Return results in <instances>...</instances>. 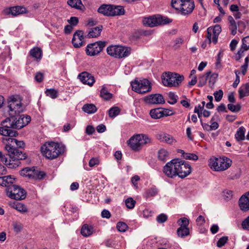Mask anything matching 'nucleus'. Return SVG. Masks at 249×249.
<instances>
[{
  "instance_id": "cd10ccee",
  "label": "nucleus",
  "mask_w": 249,
  "mask_h": 249,
  "mask_svg": "<svg viewBox=\"0 0 249 249\" xmlns=\"http://www.w3.org/2000/svg\"><path fill=\"white\" fill-rule=\"evenodd\" d=\"M68 4L71 7L82 10L84 8L81 0H68Z\"/></svg>"
},
{
  "instance_id": "603ef678",
  "label": "nucleus",
  "mask_w": 249,
  "mask_h": 249,
  "mask_svg": "<svg viewBox=\"0 0 249 249\" xmlns=\"http://www.w3.org/2000/svg\"><path fill=\"white\" fill-rule=\"evenodd\" d=\"M178 223L180 226V227H188L189 222V220L187 218L183 217L180 218L178 220Z\"/></svg>"
},
{
  "instance_id": "bf43d9fd",
  "label": "nucleus",
  "mask_w": 249,
  "mask_h": 249,
  "mask_svg": "<svg viewBox=\"0 0 249 249\" xmlns=\"http://www.w3.org/2000/svg\"><path fill=\"white\" fill-rule=\"evenodd\" d=\"M229 28L232 35H235L236 34L237 25L235 21L230 23Z\"/></svg>"
},
{
  "instance_id": "a878e982",
  "label": "nucleus",
  "mask_w": 249,
  "mask_h": 249,
  "mask_svg": "<svg viewBox=\"0 0 249 249\" xmlns=\"http://www.w3.org/2000/svg\"><path fill=\"white\" fill-rule=\"evenodd\" d=\"M103 26L100 25L97 27L91 29L88 36L89 38L97 37L100 36L101 32L103 30Z\"/></svg>"
},
{
  "instance_id": "a18cd8bd",
  "label": "nucleus",
  "mask_w": 249,
  "mask_h": 249,
  "mask_svg": "<svg viewBox=\"0 0 249 249\" xmlns=\"http://www.w3.org/2000/svg\"><path fill=\"white\" fill-rule=\"evenodd\" d=\"M116 228L120 232H124L128 228L126 223L123 222H119L117 224Z\"/></svg>"
},
{
  "instance_id": "9d476101",
  "label": "nucleus",
  "mask_w": 249,
  "mask_h": 249,
  "mask_svg": "<svg viewBox=\"0 0 249 249\" xmlns=\"http://www.w3.org/2000/svg\"><path fill=\"white\" fill-rule=\"evenodd\" d=\"M107 42L99 41L94 43L89 44L86 49V53L89 56L98 55L106 47Z\"/></svg>"
},
{
  "instance_id": "9b49d317",
  "label": "nucleus",
  "mask_w": 249,
  "mask_h": 249,
  "mask_svg": "<svg viewBox=\"0 0 249 249\" xmlns=\"http://www.w3.org/2000/svg\"><path fill=\"white\" fill-rule=\"evenodd\" d=\"M178 174L179 178H183L188 176L192 172L191 166L186 161L177 159L176 162Z\"/></svg>"
},
{
  "instance_id": "5701e85b",
  "label": "nucleus",
  "mask_w": 249,
  "mask_h": 249,
  "mask_svg": "<svg viewBox=\"0 0 249 249\" xmlns=\"http://www.w3.org/2000/svg\"><path fill=\"white\" fill-rule=\"evenodd\" d=\"M112 5L103 4L98 9V12L99 13L102 14L106 16L111 17Z\"/></svg>"
},
{
  "instance_id": "c9c22d12",
  "label": "nucleus",
  "mask_w": 249,
  "mask_h": 249,
  "mask_svg": "<svg viewBox=\"0 0 249 249\" xmlns=\"http://www.w3.org/2000/svg\"><path fill=\"white\" fill-rule=\"evenodd\" d=\"M211 74V71H209L204 74L200 76L198 78V87H202L204 86L207 83L208 78Z\"/></svg>"
},
{
  "instance_id": "39448f33",
  "label": "nucleus",
  "mask_w": 249,
  "mask_h": 249,
  "mask_svg": "<svg viewBox=\"0 0 249 249\" xmlns=\"http://www.w3.org/2000/svg\"><path fill=\"white\" fill-rule=\"evenodd\" d=\"M184 76L177 73L165 72L162 78L163 84L168 87H178L183 80Z\"/></svg>"
},
{
  "instance_id": "4c0bfd02",
  "label": "nucleus",
  "mask_w": 249,
  "mask_h": 249,
  "mask_svg": "<svg viewBox=\"0 0 249 249\" xmlns=\"http://www.w3.org/2000/svg\"><path fill=\"white\" fill-rule=\"evenodd\" d=\"M235 137L237 141H240L245 139V128L244 127L241 126L238 129Z\"/></svg>"
},
{
  "instance_id": "dca6fc26",
  "label": "nucleus",
  "mask_w": 249,
  "mask_h": 249,
  "mask_svg": "<svg viewBox=\"0 0 249 249\" xmlns=\"http://www.w3.org/2000/svg\"><path fill=\"white\" fill-rule=\"evenodd\" d=\"M83 34V31L82 30H77L73 34L71 42L74 48H78L84 45Z\"/></svg>"
},
{
  "instance_id": "aec40b11",
  "label": "nucleus",
  "mask_w": 249,
  "mask_h": 249,
  "mask_svg": "<svg viewBox=\"0 0 249 249\" xmlns=\"http://www.w3.org/2000/svg\"><path fill=\"white\" fill-rule=\"evenodd\" d=\"M156 138L160 142H166L169 144H173L176 142V140L172 136L164 133L158 134L156 135Z\"/></svg>"
},
{
  "instance_id": "20e7f679",
  "label": "nucleus",
  "mask_w": 249,
  "mask_h": 249,
  "mask_svg": "<svg viewBox=\"0 0 249 249\" xmlns=\"http://www.w3.org/2000/svg\"><path fill=\"white\" fill-rule=\"evenodd\" d=\"M231 162V160L226 157L214 158L210 160L209 165L214 170L221 171L229 168Z\"/></svg>"
},
{
  "instance_id": "09e8293b",
  "label": "nucleus",
  "mask_w": 249,
  "mask_h": 249,
  "mask_svg": "<svg viewBox=\"0 0 249 249\" xmlns=\"http://www.w3.org/2000/svg\"><path fill=\"white\" fill-rule=\"evenodd\" d=\"M168 156V152L165 149H160L158 152V158L160 160H164Z\"/></svg>"
},
{
  "instance_id": "0eeeda50",
  "label": "nucleus",
  "mask_w": 249,
  "mask_h": 249,
  "mask_svg": "<svg viewBox=\"0 0 249 249\" xmlns=\"http://www.w3.org/2000/svg\"><path fill=\"white\" fill-rule=\"evenodd\" d=\"M130 48L122 46L111 45L107 48V52L109 55L117 58L127 56L130 53Z\"/></svg>"
},
{
  "instance_id": "1a4fd4ad",
  "label": "nucleus",
  "mask_w": 249,
  "mask_h": 249,
  "mask_svg": "<svg viewBox=\"0 0 249 249\" xmlns=\"http://www.w3.org/2000/svg\"><path fill=\"white\" fill-rule=\"evenodd\" d=\"M172 21V19L167 17L158 16L157 17H150L148 18H145L143 22L145 26L153 27L169 23Z\"/></svg>"
},
{
  "instance_id": "412c9836",
  "label": "nucleus",
  "mask_w": 249,
  "mask_h": 249,
  "mask_svg": "<svg viewBox=\"0 0 249 249\" xmlns=\"http://www.w3.org/2000/svg\"><path fill=\"white\" fill-rule=\"evenodd\" d=\"M15 178L11 175L0 177V185L8 188L14 185Z\"/></svg>"
},
{
  "instance_id": "69168bd1",
  "label": "nucleus",
  "mask_w": 249,
  "mask_h": 249,
  "mask_svg": "<svg viewBox=\"0 0 249 249\" xmlns=\"http://www.w3.org/2000/svg\"><path fill=\"white\" fill-rule=\"evenodd\" d=\"M242 226L244 229L249 230V215L242 222Z\"/></svg>"
},
{
  "instance_id": "423d86ee",
  "label": "nucleus",
  "mask_w": 249,
  "mask_h": 249,
  "mask_svg": "<svg viewBox=\"0 0 249 249\" xmlns=\"http://www.w3.org/2000/svg\"><path fill=\"white\" fill-rule=\"evenodd\" d=\"M131 86L133 91L140 94H145L152 90L151 83L146 79H135L131 82Z\"/></svg>"
},
{
  "instance_id": "8fccbe9b",
  "label": "nucleus",
  "mask_w": 249,
  "mask_h": 249,
  "mask_svg": "<svg viewBox=\"0 0 249 249\" xmlns=\"http://www.w3.org/2000/svg\"><path fill=\"white\" fill-rule=\"evenodd\" d=\"M125 203L126 207L131 209L134 207L136 201L132 197H129L125 200Z\"/></svg>"
},
{
  "instance_id": "ea45409f",
  "label": "nucleus",
  "mask_w": 249,
  "mask_h": 249,
  "mask_svg": "<svg viewBox=\"0 0 249 249\" xmlns=\"http://www.w3.org/2000/svg\"><path fill=\"white\" fill-rule=\"evenodd\" d=\"M8 143H15L16 146L18 148H23L25 146V143L23 141H19L14 138H9L8 140Z\"/></svg>"
},
{
  "instance_id": "c85d7f7f",
  "label": "nucleus",
  "mask_w": 249,
  "mask_h": 249,
  "mask_svg": "<svg viewBox=\"0 0 249 249\" xmlns=\"http://www.w3.org/2000/svg\"><path fill=\"white\" fill-rule=\"evenodd\" d=\"M125 11L123 6L112 5L111 17L123 15Z\"/></svg>"
},
{
  "instance_id": "5fc2aeb1",
  "label": "nucleus",
  "mask_w": 249,
  "mask_h": 249,
  "mask_svg": "<svg viewBox=\"0 0 249 249\" xmlns=\"http://www.w3.org/2000/svg\"><path fill=\"white\" fill-rule=\"evenodd\" d=\"M213 95L215 101L217 102H219L222 99L223 97V92L222 90L219 89V90L214 92L213 93Z\"/></svg>"
},
{
  "instance_id": "72a5a7b5",
  "label": "nucleus",
  "mask_w": 249,
  "mask_h": 249,
  "mask_svg": "<svg viewBox=\"0 0 249 249\" xmlns=\"http://www.w3.org/2000/svg\"><path fill=\"white\" fill-rule=\"evenodd\" d=\"M239 95L240 99L249 95V84L246 83L239 89Z\"/></svg>"
},
{
  "instance_id": "2eb2a0df",
  "label": "nucleus",
  "mask_w": 249,
  "mask_h": 249,
  "mask_svg": "<svg viewBox=\"0 0 249 249\" xmlns=\"http://www.w3.org/2000/svg\"><path fill=\"white\" fill-rule=\"evenodd\" d=\"M144 101L148 104H162L165 103L163 96L160 94H153L144 97Z\"/></svg>"
},
{
  "instance_id": "4468645a",
  "label": "nucleus",
  "mask_w": 249,
  "mask_h": 249,
  "mask_svg": "<svg viewBox=\"0 0 249 249\" xmlns=\"http://www.w3.org/2000/svg\"><path fill=\"white\" fill-rule=\"evenodd\" d=\"M195 8V3L193 0H184L180 7L181 14L183 16L191 14Z\"/></svg>"
},
{
  "instance_id": "2f4dec72",
  "label": "nucleus",
  "mask_w": 249,
  "mask_h": 249,
  "mask_svg": "<svg viewBox=\"0 0 249 249\" xmlns=\"http://www.w3.org/2000/svg\"><path fill=\"white\" fill-rule=\"evenodd\" d=\"M82 110L88 114H92L97 111V107L94 104H86L82 107Z\"/></svg>"
},
{
  "instance_id": "37998d69",
  "label": "nucleus",
  "mask_w": 249,
  "mask_h": 249,
  "mask_svg": "<svg viewBox=\"0 0 249 249\" xmlns=\"http://www.w3.org/2000/svg\"><path fill=\"white\" fill-rule=\"evenodd\" d=\"M228 108L233 112H238L241 110V106L240 104H237L236 105L229 104Z\"/></svg>"
},
{
  "instance_id": "6e6d98bb",
  "label": "nucleus",
  "mask_w": 249,
  "mask_h": 249,
  "mask_svg": "<svg viewBox=\"0 0 249 249\" xmlns=\"http://www.w3.org/2000/svg\"><path fill=\"white\" fill-rule=\"evenodd\" d=\"M184 158L186 160H198V156L193 153H186L185 155H184Z\"/></svg>"
},
{
  "instance_id": "f704fd0d",
  "label": "nucleus",
  "mask_w": 249,
  "mask_h": 249,
  "mask_svg": "<svg viewBox=\"0 0 249 249\" xmlns=\"http://www.w3.org/2000/svg\"><path fill=\"white\" fill-rule=\"evenodd\" d=\"M12 207L18 211L25 213L28 212V209L23 203L20 202H14L12 205Z\"/></svg>"
},
{
  "instance_id": "6ab92c4d",
  "label": "nucleus",
  "mask_w": 249,
  "mask_h": 249,
  "mask_svg": "<svg viewBox=\"0 0 249 249\" xmlns=\"http://www.w3.org/2000/svg\"><path fill=\"white\" fill-rule=\"evenodd\" d=\"M239 206L244 212L249 210V191L243 195L239 199Z\"/></svg>"
},
{
  "instance_id": "a19ab883",
  "label": "nucleus",
  "mask_w": 249,
  "mask_h": 249,
  "mask_svg": "<svg viewBox=\"0 0 249 249\" xmlns=\"http://www.w3.org/2000/svg\"><path fill=\"white\" fill-rule=\"evenodd\" d=\"M108 112L109 117L110 118H114L119 114L120 109L117 107H114L110 108Z\"/></svg>"
},
{
  "instance_id": "a211bd4d",
  "label": "nucleus",
  "mask_w": 249,
  "mask_h": 249,
  "mask_svg": "<svg viewBox=\"0 0 249 249\" xmlns=\"http://www.w3.org/2000/svg\"><path fill=\"white\" fill-rule=\"evenodd\" d=\"M78 78L84 84L88 85L91 87L95 82L94 76L87 71H83L79 74Z\"/></svg>"
},
{
  "instance_id": "680f3d73",
  "label": "nucleus",
  "mask_w": 249,
  "mask_h": 249,
  "mask_svg": "<svg viewBox=\"0 0 249 249\" xmlns=\"http://www.w3.org/2000/svg\"><path fill=\"white\" fill-rule=\"evenodd\" d=\"M68 22L71 25L73 26L76 25L78 23V18L76 17H72L71 18L68 20Z\"/></svg>"
},
{
  "instance_id": "6e6552de",
  "label": "nucleus",
  "mask_w": 249,
  "mask_h": 249,
  "mask_svg": "<svg viewBox=\"0 0 249 249\" xmlns=\"http://www.w3.org/2000/svg\"><path fill=\"white\" fill-rule=\"evenodd\" d=\"M5 191L9 197L17 200L24 199L27 194L24 189L17 185L6 188Z\"/></svg>"
},
{
  "instance_id": "49530a36",
  "label": "nucleus",
  "mask_w": 249,
  "mask_h": 249,
  "mask_svg": "<svg viewBox=\"0 0 249 249\" xmlns=\"http://www.w3.org/2000/svg\"><path fill=\"white\" fill-rule=\"evenodd\" d=\"M158 193V191L156 188L152 187L148 189L145 192V197H148L153 196L156 195Z\"/></svg>"
},
{
  "instance_id": "338daca9",
  "label": "nucleus",
  "mask_w": 249,
  "mask_h": 249,
  "mask_svg": "<svg viewBox=\"0 0 249 249\" xmlns=\"http://www.w3.org/2000/svg\"><path fill=\"white\" fill-rule=\"evenodd\" d=\"M35 79L36 80L39 82V83H40L43 80V78H44V74L42 72H38L36 73V75H35Z\"/></svg>"
},
{
  "instance_id": "052dcab7",
  "label": "nucleus",
  "mask_w": 249,
  "mask_h": 249,
  "mask_svg": "<svg viewBox=\"0 0 249 249\" xmlns=\"http://www.w3.org/2000/svg\"><path fill=\"white\" fill-rule=\"evenodd\" d=\"M212 31L213 33V35H217L219 34L221 32V28L220 25L217 24L215 25L213 27H212Z\"/></svg>"
},
{
  "instance_id": "58836bf2",
  "label": "nucleus",
  "mask_w": 249,
  "mask_h": 249,
  "mask_svg": "<svg viewBox=\"0 0 249 249\" xmlns=\"http://www.w3.org/2000/svg\"><path fill=\"white\" fill-rule=\"evenodd\" d=\"M45 93L47 96H49L52 99H55L58 96V90L54 89H47L45 91Z\"/></svg>"
},
{
  "instance_id": "79ce46f5",
  "label": "nucleus",
  "mask_w": 249,
  "mask_h": 249,
  "mask_svg": "<svg viewBox=\"0 0 249 249\" xmlns=\"http://www.w3.org/2000/svg\"><path fill=\"white\" fill-rule=\"evenodd\" d=\"M33 167L32 168H29V167H26L23 169H22L20 171V175L21 176L23 177H27L29 178H30V174H32L33 173Z\"/></svg>"
},
{
  "instance_id": "e2e57ef3",
  "label": "nucleus",
  "mask_w": 249,
  "mask_h": 249,
  "mask_svg": "<svg viewBox=\"0 0 249 249\" xmlns=\"http://www.w3.org/2000/svg\"><path fill=\"white\" fill-rule=\"evenodd\" d=\"M99 163V160L97 158H93L89 161V165L90 167H93L95 165Z\"/></svg>"
},
{
  "instance_id": "c03bdc74",
  "label": "nucleus",
  "mask_w": 249,
  "mask_h": 249,
  "mask_svg": "<svg viewBox=\"0 0 249 249\" xmlns=\"http://www.w3.org/2000/svg\"><path fill=\"white\" fill-rule=\"evenodd\" d=\"M229 237L227 236L221 237L216 243L217 247L218 248H222L227 243Z\"/></svg>"
},
{
  "instance_id": "f03ea898",
  "label": "nucleus",
  "mask_w": 249,
  "mask_h": 249,
  "mask_svg": "<svg viewBox=\"0 0 249 249\" xmlns=\"http://www.w3.org/2000/svg\"><path fill=\"white\" fill-rule=\"evenodd\" d=\"M5 149L8 152L9 160L4 155L1 151H0V160L3 162L8 168L14 169L18 167L20 163V160H25L26 155L25 153L19 150L14 145L7 143Z\"/></svg>"
},
{
  "instance_id": "774afa93",
  "label": "nucleus",
  "mask_w": 249,
  "mask_h": 249,
  "mask_svg": "<svg viewBox=\"0 0 249 249\" xmlns=\"http://www.w3.org/2000/svg\"><path fill=\"white\" fill-rule=\"evenodd\" d=\"M14 230L16 232L20 231L22 228V226L21 224L15 222L13 224Z\"/></svg>"
},
{
  "instance_id": "b1692460",
  "label": "nucleus",
  "mask_w": 249,
  "mask_h": 249,
  "mask_svg": "<svg viewBox=\"0 0 249 249\" xmlns=\"http://www.w3.org/2000/svg\"><path fill=\"white\" fill-rule=\"evenodd\" d=\"M32 171L33 173L32 174H30V179L41 180L46 176L45 172L36 170L35 167H33Z\"/></svg>"
},
{
  "instance_id": "de8ad7c7",
  "label": "nucleus",
  "mask_w": 249,
  "mask_h": 249,
  "mask_svg": "<svg viewBox=\"0 0 249 249\" xmlns=\"http://www.w3.org/2000/svg\"><path fill=\"white\" fill-rule=\"evenodd\" d=\"M168 97L170 99V101H168V103L171 105H174L177 102L178 96L175 95L174 92H170L168 93Z\"/></svg>"
},
{
  "instance_id": "ddd939ff",
  "label": "nucleus",
  "mask_w": 249,
  "mask_h": 249,
  "mask_svg": "<svg viewBox=\"0 0 249 249\" xmlns=\"http://www.w3.org/2000/svg\"><path fill=\"white\" fill-rule=\"evenodd\" d=\"M8 107L10 113H13L14 114H19L23 110L21 102L18 101L14 96H11L8 100Z\"/></svg>"
},
{
  "instance_id": "e433bc0d",
  "label": "nucleus",
  "mask_w": 249,
  "mask_h": 249,
  "mask_svg": "<svg viewBox=\"0 0 249 249\" xmlns=\"http://www.w3.org/2000/svg\"><path fill=\"white\" fill-rule=\"evenodd\" d=\"M177 233L179 237L184 238L189 235V229L188 227H180L178 229Z\"/></svg>"
},
{
  "instance_id": "864d4df0",
  "label": "nucleus",
  "mask_w": 249,
  "mask_h": 249,
  "mask_svg": "<svg viewBox=\"0 0 249 249\" xmlns=\"http://www.w3.org/2000/svg\"><path fill=\"white\" fill-rule=\"evenodd\" d=\"M242 46L244 50H248L249 49V36L244 37L242 40Z\"/></svg>"
},
{
  "instance_id": "4d7b16f0",
  "label": "nucleus",
  "mask_w": 249,
  "mask_h": 249,
  "mask_svg": "<svg viewBox=\"0 0 249 249\" xmlns=\"http://www.w3.org/2000/svg\"><path fill=\"white\" fill-rule=\"evenodd\" d=\"M157 221L159 223H163L167 221V216L164 213H161L157 217Z\"/></svg>"
},
{
  "instance_id": "7c9ffc66",
  "label": "nucleus",
  "mask_w": 249,
  "mask_h": 249,
  "mask_svg": "<svg viewBox=\"0 0 249 249\" xmlns=\"http://www.w3.org/2000/svg\"><path fill=\"white\" fill-rule=\"evenodd\" d=\"M161 109L162 108H157L151 109L150 111L151 117L155 119H160L163 117V113Z\"/></svg>"
},
{
  "instance_id": "393cba45",
  "label": "nucleus",
  "mask_w": 249,
  "mask_h": 249,
  "mask_svg": "<svg viewBox=\"0 0 249 249\" xmlns=\"http://www.w3.org/2000/svg\"><path fill=\"white\" fill-rule=\"evenodd\" d=\"M100 96L105 101H108L113 97V94L110 93L105 86H103L100 90Z\"/></svg>"
},
{
  "instance_id": "bb28decb",
  "label": "nucleus",
  "mask_w": 249,
  "mask_h": 249,
  "mask_svg": "<svg viewBox=\"0 0 249 249\" xmlns=\"http://www.w3.org/2000/svg\"><path fill=\"white\" fill-rule=\"evenodd\" d=\"M137 137L138 138L141 149L143 145L150 143L151 142V139L146 135L137 134Z\"/></svg>"
},
{
  "instance_id": "0e129e2a",
  "label": "nucleus",
  "mask_w": 249,
  "mask_h": 249,
  "mask_svg": "<svg viewBox=\"0 0 249 249\" xmlns=\"http://www.w3.org/2000/svg\"><path fill=\"white\" fill-rule=\"evenodd\" d=\"M161 111L163 113V117L171 116V115H173L175 114V112L171 110L166 109V108H162Z\"/></svg>"
},
{
  "instance_id": "f3484780",
  "label": "nucleus",
  "mask_w": 249,
  "mask_h": 249,
  "mask_svg": "<svg viewBox=\"0 0 249 249\" xmlns=\"http://www.w3.org/2000/svg\"><path fill=\"white\" fill-rule=\"evenodd\" d=\"M5 15H11L13 16H17L19 15L25 13L26 8L24 6H16L5 8L3 10Z\"/></svg>"
},
{
  "instance_id": "c756f323",
  "label": "nucleus",
  "mask_w": 249,
  "mask_h": 249,
  "mask_svg": "<svg viewBox=\"0 0 249 249\" xmlns=\"http://www.w3.org/2000/svg\"><path fill=\"white\" fill-rule=\"evenodd\" d=\"M93 230L92 226H89L88 224H84L81 229V233L83 236L88 237L92 234Z\"/></svg>"
},
{
  "instance_id": "f8f14e48",
  "label": "nucleus",
  "mask_w": 249,
  "mask_h": 249,
  "mask_svg": "<svg viewBox=\"0 0 249 249\" xmlns=\"http://www.w3.org/2000/svg\"><path fill=\"white\" fill-rule=\"evenodd\" d=\"M177 159H173L170 162H167L163 167V172L165 175L170 178L176 177L178 174L177 166H176V162Z\"/></svg>"
},
{
  "instance_id": "f257e3e1",
  "label": "nucleus",
  "mask_w": 249,
  "mask_h": 249,
  "mask_svg": "<svg viewBox=\"0 0 249 249\" xmlns=\"http://www.w3.org/2000/svg\"><path fill=\"white\" fill-rule=\"evenodd\" d=\"M31 120V117L29 115L9 113V117L1 122L2 126H0V134L11 137H17L18 133L14 129H21L26 126Z\"/></svg>"
},
{
  "instance_id": "473e14b6",
  "label": "nucleus",
  "mask_w": 249,
  "mask_h": 249,
  "mask_svg": "<svg viewBox=\"0 0 249 249\" xmlns=\"http://www.w3.org/2000/svg\"><path fill=\"white\" fill-rule=\"evenodd\" d=\"M30 54L36 60H40L42 56V51L38 47H35L31 50Z\"/></svg>"
},
{
  "instance_id": "4be33fe9",
  "label": "nucleus",
  "mask_w": 249,
  "mask_h": 249,
  "mask_svg": "<svg viewBox=\"0 0 249 249\" xmlns=\"http://www.w3.org/2000/svg\"><path fill=\"white\" fill-rule=\"evenodd\" d=\"M128 144L130 148L134 151H138L141 149L138 138L137 137V134L131 137L127 141Z\"/></svg>"
},
{
  "instance_id": "13d9d810",
  "label": "nucleus",
  "mask_w": 249,
  "mask_h": 249,
  "mask_svg": "<svg viewBox=\"0 0 249 249\" xmlns=\"http://www.w3.org/2000/svg\"><path fill=\"white\" fill-rule=\"evenodd\" d=\"M174 42L175 44L173 45V47L175 49H177L180 47L181 45L183 43L184 41L182 38L178 37L176 38L174 40Z\"/></svg>"
},
{
  "instance_id": "3c124183",
  "label": "nucleus",
  "mask_w": 249,
  "mask_h": 249,
  "mask_svg": "<svg viewBox=\"0 0 249 249\" xmlns=\"http://www.w3.org/2000/svg\"><path fill=\"white\" fill-rule=\"evenodd\" d=\"M184 0H172L171 6L173 8L178 10L180 9L181 5Z\"/></svg>"
},
{
  "instance_id": "7ed1b4c3",
  "label": "nucleus",
  "mask_w": 249,
  "mask_h": 249,
  "mask_svg": "<svg viewBox=\"0 0 249 249\" xmlns=\"http://www.w3.org/2000/svg\"><path fill=\"white\" fill-rule=\"evenodd\" d=\"M43 155L47 159L53 160L64 152V147L58 143L49 142L44 143L40 148Z\"/></svg>"
}]
</instances>
